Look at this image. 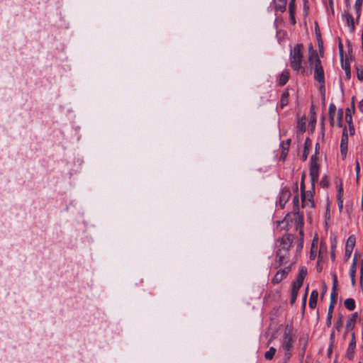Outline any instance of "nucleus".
<instances>
[{"label":"nucleus","instance_id":"f257e3e1","mask_svg":"<svg viewBox=\"0 0 363 363\" xmlns=\"http://www.w3.org/2000/svg\"><path fill=\"white\" fill-rule=\"evenodd\" d=\"M303 45L301 43H298L291 49L289 55V63L291 67L294 71H301L302 73L305 72V69L302 66L303 60Z\"/></svg>","mask_w":363,"mask_h":363},{"label":"nucleus","instance_id":"f03ea898","mask_svg":"<svg viewBox=\"0 0 363 363\" xmlns=\"http://www.w3.org/2000/svg\"><path fill=\"white\" fill-rule=\"evenodd\" d=\"M294 343V335L292 333L291 328L289 325H286L284 329L283 340L281 346V348L284 352V363H287L292 356Z\"/></svg>","mask_w":363,"mask_h":363},{"label":"nucleus","instance_id":"7ed1b4c3","mask_svg":"<svg viewBox=\"0 0 363 363\" xmlns=\"http://www.w3.org/2000/svg\"><path fill=\"white\" fill-rule=\"evenodd\" d=\"M315 60L314 67V79L318 81L320 84V89H325V75L324 70L321 65L320 60L318 56L317 51H313L312 54L308 57V61L311 64H313V61Z\"/></svg>","mask_w":363,"mask_h":363},{"label":"nucleus","instance_id":"20e7f679","mask_svg":"<svg viewBox=\"0 0 363 363\" xmlns=\"http://www.w3.org/2000/svg\"><path fill=\"white\" fill-rule=\"evenodd\" d=\"M318 157L316 155H312L310 160L309 174L311 177V184L314 186L315 183L318 181L320 166L318 163Z\"/></svg>","mask_w":363,"mask_h":363},{"label":"nucleus","instance_id":"39448f33","mask_svg":"<svg viewBox=\"0 0 363 363\" xmlns=\"http://www.w3.org/2000/svg\"><path fill=\"white\" fill-rule=\"evenodd\" d=\"M280 242L278 250L289 252L293 242L292 235L287 234L283 235L279 240Z\"/></svg>","mask_w":363,"mask_h":363},{"label":"nucleus","instance_id":"423d86ee","mask_svg":"<svg viewBox=\"0 0 363 363\" xmlns=\"http://www.w3.org/2000/svg\"><path fill=\"white\" fill-rule=\"evenodd\" d=\"M291 266H288L283 269L279 270L273 277L272 282L274 284L280 283L283 279H284L286 277L287 274L291 272Z\"/></svg>","mask_w":363,"mask_h":363},{"label":"nucleus","instance_id":"0eeeda50","mask_svg":"<svg viewBox=\"0 0 363 363\" xmlns=\"http://www.w3.org/2000/svg\"><path fill=\"white\" fill-rule=\"evenodd\" d=\"M291 197V191L289 188L288 187H284L280 193L279 196V205L281 208H284L285 206V204L289 201V199Z\"/></svg>","mask_w":363,"mask_h":363},{"label":"nucleus","instance_id":"6e6552de","mask_svg":"<svg viewBox=\"0 0 363 363\" xmlns=\"http://www.w3.org/2000/svg\"><path fill=\"white\" fill-rule=\"evenodd\" d=\"M347 144H348V135L347 133V130L345 128L343 130L341 143H340V152L342 158L345 159L347 156Z\"/></svg>","mask_w":363,"mask_h":363},{"label":"nucleus","instance_id":"1a4fd4ad","mask_svg":"<svg viewBox=\"0 0 363 363\" xmlns=\"http://www.w3.org/2000/svg\"><path fill=\"white\" fill-rule=\"evenodd\" d=\"M356 347L355 335L352 332L351 333V341L348 345L346 356L350 360H352L354 356V350Z\"/></svg>","mask_w":363,"mask_h":363},{"label":"nucleus","instance_id":"9d476101","mask_svg":"<svg viewBox=\"0 0 363 363\" xmlns=\"http://www.w3.org/2000/svg\"><path fill=\"white\" fill-rule=\"evenodd\" d=\"M289 252L277 250L276 259V264H277V267H279L283 264H286L289 261Z\"/></svg>","mask_w":363,"mask_h":363},{"label":"nucleus","instance_id":"9b49d317","mask_svg":"<svg viewBox=\"0 0 363 363\" xmlns=\"http://www.w3.org/2000/svg\"><path fill=\"white\" fill-rule=\"evenodd\" d=\"M338 285L337 277L336 274L333 275V289L330 294V303H336L337 298V288Z\"/></svg>","mask_w":363,"mask_h":363},{"label":"nucleus","instance_id":"f8f14e48","mask_svg":"<svg viewBox=\"0 0 363 363\" xmlns=\"http://www.w3.org/2000/svg\"><path fill=\"white\" fill-rule=\"evenodd\" d=\"M342 17L345 20L350 32H354L355 30L354 21L348 9L344 12Z\"/></svg>","mask_w":363,"mask_h":363},{"label":"nucleus","instance_id":"ddd939ff","mask_svg":"<svg viewBox=\"0 0 363 363\" xmlns=\"http://www.w3.org/2000/svg\"><path fill=\"white\" fill-rule=\"evenodd\" d=\"M357 317V313H354L348 318L345 326L346 330H352L354 329Z\"/></svg>","mask_w":363,"mask_h":363},{"label":"nucleus","instance_id":"4468645a","mask_svg":"<svg viewBox=\"0 0 363 363\" xmlns=\"http://www.w3.org/2000/svg\"><path fill=\"white\" fill-rule=\"evenodd\" d=\"M287 0H274V9L281 13L286 11Z\"/></svg>","mask_w":363,"mask_h":363},{"label":"nucleus","instance_id":"2eb2a0df","mask_svg":"<svg viewBox=\"0 0 363 363\" xmlns=\"http://www.w3.org/2000/svg\"><path fill=\"white\" fill-rule=\"evenodd\" d=\"M318 297V291L313 290L311 294V296L309 298V303H308L309 307L311 308H315L316 307Z\"/></svg>","mask_w":363,"mask_h":363},{"label":"nucleus","instance_id":"dca6fc26","mask_svg":"<svg viewBox=\"0 0 363 363\" xmlns=\"http://www.w3.org/2000/svg\"><path fill=\"white\" fill-rule=\"evenodd\" d=\"M352 111L349 108H347L345 111V121L347 123H352V113L354 112V97L352 98Z\"/></svg>","mask_w":363,"mask_h":363},{"label":"nucleus","instance_id":"f3484780","mask_svg":"<svg viewBox=\"0 0 363 363\" xmlns=\"http://www.w3.org/2000/svg\"><path fill=\"white\" fill-rule=\"evenodd\" d=\"M329 118H330V123L332 126H333L335 123V116L336 113V106L333 104H330L329 106Z\"/></svg>","mask_w":363,"mask_h":363},{"label":"nucleus","instance_id":"a211bd4d","mask_svg":"<svg viewBox=\"0 0 363 363\" xmlns=\"http://www.w3.org/2000/svg\"><path fill=\"white\" fill-rule=\"evenodd\" d=\"M341 65L342 69L345 70L347 78L349 79L351 77L350 72V64L349 60L346 57L345 60L341 61Z\"/></svg>","mask_w":363,"mask_h":363},{"label":"nucleus","instance_id":"6ab92c4d","mask_svg":"<svg viewBox=\"0 0 363 363\" xmlns=\"http://www.w3.org/2000/svg\"><path fill=\"white\" fill-rule=\"evenodd\" d=\"M289 96V91L286 89V91H284L282 93L281 96L280 106L281 108H284L285 106H286L288 105Z\"/></svg>","mask_w":363,"mask_h":363},{"label":"nucleus","instance_id":"aec40b11","mask_svg":"<svg viewBox=\"0 0 363 363\" xmlns=\"http://www.w3.org/2000/svg\"><path fill=\"white\" fill-rule=\"evenodd\" d=\"M305 174H303L302 175V177H301V199H302V203L303 205H305L307 202L306 201V192L305 191V183H304V179H305Z\"/></svg>","mask_w":363,"mask_h":363},{"label":"nucleus","instance_id":"412c9836","mask_svg":"<svg viewBox=\"0 0 363 363\" xmlns=\"http://www.w3.org/2000/svg\"><path fill=\"white\" fill-rule=\"evenodd\" d=\"M289 78V72L288 70H284L281 72L280 77H279V84L280 86L285 85Z\"/></svg>","mask_w":363,"mask_h":363},{"label":"nucleus","instance_id":"4be33fe9","mask_svg":"<svg viewBox=\"0 0 363 363\" xmlns=\"http://www.w3.org/2000/svg\"><path fill=\"white\" fill-rule=\"evenodd\" d=\"M350 276L353 286L355 285V276H356V260L354 259L353 263L350 267Z\"/></svg>","mask_w":363,"mask_h":363},{"label":"nucleus","instance_id":"5701e85b","mask_svg":"<svg viewBox=\"0 0 363 363\" xmlns=\"http://www.w3.org/2000/svg\"><path fill=\"white\" fill-rule=\"evenodd\" d=\"M299 342H300L301 345L302 346L301 357V358H303V356H304L305 352H306L307 344H308V337H300Z\"/></svg>","mask_w":363,"mask_h":363},{"label":"nucleus","instance_id":"b1692460","mask_svg":"<svg viewBox=\"0 0 363 363\" xmlns=\"http://www.w3.org/2000/svg\"><path fill=\"white\" fill-rule=\"evenodd\" d=\"M356 242L354 235H350L346 242L345 248L353 250Z\"/></svg>","mask_w":363,"mask_h":363},{"label":"nucleus","instance_id":"393cba45","mask_svg":"<svg viewBox=\"0 0 363 363\" xmlns=\"http://www.w3.org/2000/svg\"><path fill=\"white\" fill-rule=\"evenodd\" d=\"M345 306L349 311H353L355 308V301L353 298H349L345 301Z\"/></svg>","mask_w":363,"mask_h":363},{"label":"nucleus","instance_id":"a878e982","mask_svg":"<svg viewBox=\"0 0 363 363\" xmlns=\"http://www.w3.org/2000/svg\"><path fill=\"white\" fill-rule=\"evenodd\" d=\"M342 117H343V110L340 108L337 111L336 118L335 119V121L337 125L340 128L342 127Z\"/></svg>","mask_w":363,"mask_h":363},{"label":"nucleus","instance_id":"bb28decb","mask_svg":"<svg viewBox=\"0 0 363 363\" xmlns=\"http://www.w3.org/2000/svg\"><path fill=\"white\" fill-rule=\"evenodd\" d=\"M363 0H356L354 4V9L357 14V18H359L361 13V9L362 7Z\"/></svg>","mask_w":363,"mask_h":363},{"label":"nucleus","instance_id":"cd10ccee","mask_svg":"<svg viewBox=\"0 0 363 363\" xmlns=\"http://www.w3.org/2000/svg\"><path fill=\"white\" fill-rule=\"evenodd\" d=\"M276 353V349L273 347H271L269 350L265 352L264 357L267 360H271L273 359L274 354Z\"/></svg>","mask_w":363,"mask_h":363},{"label":"nucleus","instance_id":"c85d7f7f","mask_svg":"<svg viewBox=\"0 0 363 363\" xmlns=\"http://www.w3.org/2000/svg\"><path fill=\"white\" fill-rule=\"evenodd\" d=\"M303 283V280L296 277V279L293 282L292 289L299 290Z\"/></svg>","mask_w":363,"mask_h":363},{"label":"nucleus","instance_id":"c756f323","mask_svg":"<svg viewBox=\"0 0 363 363\" xmlns=\"http://www.w3.org/2000/svg\"><path fill=\"white\" fill-rule=\"evenodd\" d=\"M343 325V315H339L338 319L335 324V328L340 332Z\"/></svg>","mask_w":363,"mask_h":363},{"label":"nucleus","instance_id":"7c9ffc66","mask_svg":"<svg viewBox=\"0 0 363 363\" xmlns=\"http://www.w3.org/2000/svg\"><path fill=\"white\" fill-rule=\"evenodd\" d=\"M342 186L340 187L338 194H337V203H338V208L340 211H342L343 208V201L342 200Z\"/></svg>","mask_w":363,"mask_h":363},{"label":"nucleus","instance_id":"2f4dec72","mask_svg":"<svg viewBox=\"0 0 363 363\" xmlns=\"http://www.w3.org/2000/svg\"><path fill=\"white\" fill-rule=\"evenodd\" d=\"M313 197V195L311 192H306V203L305 205H303V206H308L310 207H313L314 204H313V202L312 201L311 199Z\"/></svg>","mask_w":363,"mask_h":363},{"label":"nucleus","instance_id":"473e14b6","mask_svg":"<svg viewBox=\"0 0 363 363\" xmlns=\"http://www.w3.org/2000/svg\"><path fill=\"white\" fill-rule=\"evenodd\" d=\"M306 274H307V268L306 267H302L299 269V272H298L297 277L304 280Z\"/></svg>","mask_w":363,"mask_h":363},{"label":"nucleus","instance_id":"72a5a7b5","mask_svg":"<svg viewBox=\"0 0 363 363\" xmlns=\"http://www.w3.org/2000/svg\"><path fill=\"white\" fill-rule=\"evenodd\" d=\"M320 185L323 188H327L329 186V180L326 175L323 176L320 182Z\"/></svg>","mask_w":363,"mask_h":363},{"label":"nucleus","instance_id":"f704fd0d","mask_svg":"<svg viewBox=\"0 0 363 363\" xmlns=\"http://www.w3.org/2000/svg\"><path fill=\"white\" fill-rule=\"evenodd\" d=\"M335 248H336V242H334L330 248V257L333 262L335 260Z\"/></svg>","mask_w":363,"mask_h":363},{"label":"nucleus","instance_id":"c9c22d12","mask_svg":"<svg viewBox=\"0 0 363 363\" xmlns=\"http://www.w3.org/2000/svg\"><path fill=\"white\" fill-rule=\"evenodd\" d=\"M298 290H294V289L291 290V301H290L291 305H293L295 303L297 296H298Z\"/></svg>","mask_w":363,"mask_h":363},{"label":"nucleus","instance_id":"e433bc0d","mask_svg":"<svg viewBox=\"0 0 363 363\" xmlns=\"http://www.w3.org/2000/svg\"><path fill=\"white\" fill-rule=\"evenodd\" d=\"M316 36H317V40H318V45L320 50V52H321V50L323 48V43L321 38V35L320 33L316 32Z\"/></svg>","mask_w":363,"mask_h":363},{"label":"nucleus","instance_id":"4c0bfd02","mask_svg":"<svg viewBox=\"0 0 363 363\" xmlns=\"http://www.w3.org/2000/svg\"><path fill=\"white\" fill-rule=\"evenodd\" d=\"M357 77L359 80L363 81V68L362 67H357Z\"/></svg>","mask_w":363,"mask_h":363},{"label":"nucleus","instance_id":"58836bf2","mask_svg":"<svg viewBox=\"0 0 363 363\" xmlns=\"http://www.w3.org/2000/svg\"><path fill=\"white\" fill-rule=\"evenodd\" d=\"M338 48H339V52H340V61H342L344 60V50H343V45L341 42L339 43Z\"/></svg>","mask_w":363,"mask_h":363},{"label":"nucleus","instance_id":"ea45409f","mask_svg":"<svg viewBox=\"0 0 363 363\" xmlns=\"http://www.w3.org/2000/svg\"><path fill=\"white\" fill-rule=\"evenodd\" d=\"M289 13H295V0H291L289 6Z\"/></svg>","mask_w":363,"mask_h":363},{"label":"nucleus","instance_id":"a19ab883","mask_svg":"<svg viewBox=\"0 0 363 363\" xmlns=\"http://www.w3.org/2000/svg\"><path fill=\"white\" fill-rule=\"evenodd\" d=\"M355 172H356V176H359L360 174V164L357 160L355 162Z\"/></svg>","mask_w":363,"mask_h":363},{"label":"nucleus","instance_id":"79ce46f5","mask_svg":"<svg viewBox=\"0 0 363 363\" xmlns=\"http://www.w3.org/2000/svg\"><path fill=\"white\" fill-rule=\"evenodd\" d=\"M335 303H330V306H329V308H328V315H333V310H334V308H335Z\"/></svg>","mask_w":363,"mask_h":363},{"label":"nucleus","instance_id":"37998d69","mask_svg":"<svg viewBox=\"0 0 363 363\" xmlns=\"http://www.w3.org/2000/svg\"><path fill=\"white\" fill-rule=\"evenodd\" d=\"M348 125H349V130H350V135H354L355 130H354V127L353 125V123H348Z\"/></svg>","mask_w":363,"mask_h":363},{"label":"nucleus","instance_id":"c03bdc74","mask_svg":"<svg viewBox=\"0 0 363 363\" xmlns=\"http://www.w3.org/2000/svg\"><path fill=\"white\" fill-rule=\"evenodd\" d=\"M311 145V140L308 138L306 139L304 143V149L309 150V147Z\"/></svg>","mask_w":363,"mask_h":363},{"label":"nucleus","instance_id":"a18cd8bd","mask_svg":"<svg viewBox=\"0 0 363 363\" xmlns=\"http://www.w3.org/2000/svg\"><path fill=\"white\" fill-rule=\"evenodd\" d=\"M353 250L345 248V257L347 259L350 257Z\"/></svg>","mask_w":363,"mask_h":363},{"label":"nucleus","instance_id":"49530a36","mask_svg":"<svg viewBox=\"0 0 363 363\" xmlns=\"http://www.w3.org/2000/svg\"><path fill=\"white\" fill-rule=\"evenodd\" d=\"M333 315H327L326 325L328 327L331 326Z\"/></svg>","mask_w":363,"mask_h":363},{"label":"nucleus","instance_id":"de8ad7c7","mask_svg":"<svg viewBox=\"0 0 363 363\" xmlns=\"http://www.w3.org/2000/svg\"><path fill=\"white\" fill-rule=\"evenodd\" d=\"M308 154H309V150L304 149L303 155H302V159L303 161L306 160Z\"/></svg>","mask_w":363,"mask_h":363},{"label":"nucleus","instance_id":"09e8293b","mask_svg":"<svg viewBox=\"0 0 363 363\" xmlns=\"http://www.w3.org/2000/svg\"><path fill=\"white\" fill-rule=\"evenodd\" d=\"M290 15V20H291V22L293 25H295L296 21V18H295V13H289Z\"/></svg>","mask_w":363,"mask_h":363},{"label":"nucleus","instance_id":"8fccbe9b","mask_svg":"<svg viewBox=\"0 0 363 363\" xmlns=\"http://www.w3.org/2000/svg\"><path fill=\"white\" fill-rule=\"evenodd\" d=\"M306 298H307V294L306 293L304 296H303V298L302 308H303V311L306 308Z\"/></svg>","mask_w":363,"mask_h":363},{"label":"nucleus","instance_id":"3c124183","mask_svg":"<svg viewBox=\"0 0 363 363\" xmlns=\"http://www.w3.org/2000/svg\"><path fill=\"white\" fill-rule=\"evenodd\" d=\"M319 153V143L315 144V154L313 155H316L318 157V154Z\"/></svg>","mask_w":363,"mask_h":363},{"label":"nucleus","instance_id":"603ef678","mask_svg":"<svg viewBox=\"0 0 363 363\" xmlns=\"http://www.w3.org/2000/svg\"><path fill=\"white\" fill-rule=\"evenodd\" d=\"M330 339L332 342H334L335 340V332L334 330L331 333Z\"/></svg>","mask_w":363,"mask_h":363},{"label":"nucleus","instance_id":"864d4df0","mask_svg":"<svg viewBox=\"0 0 363 363\" xmlns=\"http://www.w3.org/2000/svg\"><path fill=\"white\" fill-rule=\"evenodd\" d=\"M359 108L361 110V111H363V99L359 101Z\"/></svg>","mask_w":363,"mask_h":363},{"label":"nucleus","instance_id":"5fc2aeb1","mask_svg":"<svg viewBox=\"0 0 363 363\" xmlns=\"http://www.w3.org/2000/svg\"><path fill=\"white\" fill-rule=\"evenodd\" d=\"M328 3L332 11L333 12V0H328Z\"/></svg>","mask_w":363,"mask_h":363},{"label":"nucleus","instance_id":"6e6d98bb","mask_svg":"<svg viewBox=\"0 0 363 363\" xmlns=\"http://www.w3.org/2000/svg\"><path fill=\"white\" fill-rule=\"evenodd\" d=\"M309 54H308V57L310 56L311 54H312L313 51H315V50H313V45L311 44L309 45Z\"/></svg>","mask_w":363,"mask_h":363},{"label":"nucleus","instance_id":"4d7b16f0","mask_svg":"<svg viewBox=\"0 0 363 363\" xmlns=\"http://www.w3.org/2000/svg\"><path fill=\"white\" fill-rule=\"evenodd\" d=\"M294 203L295 205H297L298 203V198L297 196H294Z\"/></svg>","mask_w":363,"mask_h":363},{"label":"nucleus","instance_id":"13d9d810","mask_svg":"<svg viewBox=\"0 0 363 363\" xmlns=\"http://www.w3.org/2000/svg\"><path fill=\"white\" fill-rule=\"evenodd\" d=\"M299 234L301 235V240H303V232L302 230H300Z\"/></svg>","mask_w":363,"mask_h":363},{"label":"nucleus","instance_id":"bf43d9fd","mask_svg":"<svg viewBox=\"0 0 363 363\" xmlns=\"http://www.w3.org/2000/svg\"><path fill=\"white\" fill-rule=\"evenodd\" d=\"M345 1L346 6H347V9H349V7L350 6L349 0H345Z\"/></svg>","mask_w":363,"mask_h":363},{"label":"nucleus","instance_id":"052dcab7","mask_svg":"<svg viewBox=\"0 0 363 363\" xmlns=\"http://www.w3.org/2000/svg\"><path fill=\"white\" fill-rule=\"evenodd\" d=\"M326 289H327V287H326V285L324 286V288H323V294H322V296L323 295V294L326 291Z\"/></svg>","mask_w":363,"mask_h":363},{"label":"nucleus","instance_id":"680f3d73","mask_svg":"<svg viewBox=\"0 0 363 363\" xmlns=\"http://www.w3.org/2000/svg\"><path fill=\"white\" fill-rule=\"evenodd\" d=\"M363 276V265L361 269V277Z\"/></svg>","mask_w":363,"mask_h":363},{"label":"nucleus","instance_id":"e2e57ef3","mask_svg":"<svg viewBox=\"0 0 363 363\" xmlns=\"http://www.w3.org/2000/svg\"><path fill=\"white\" fill-rule=\"evenodd\" d=\"M350 330H345V334H344V337L346 336V335L350 332Z\"/></svg>","mask_w":363,"mask_h":363},{"label":"nucleus","instance_id":"0e129e2a","mask_svg":"<svg viewBox=\"0 0 363 363\" xmlns=\"http://www.w3.org/2000/svg\"><path fill=\"white\" fill-rule=\"evenodd\" d=\"M350 330H345V334H344V337L346 336V335L350 332Z\"/></svg>","mask_w":363,"mask_h":363},{"label":"nucleus","instance_id":"69168bd1","mask_svg":"<svg viewBox=\"0 0 363 363\" xmlns=\"http://www.w3.org/2000/svg\"><path fill=\"white\" fill-rule=\"evenodd\" d=\"M301 242H303V241L301 240ZM302 247H303V244H302V242H301V243L298 245V247L302 248Z\"/></svg>","mask_w":363,"mask_h":363},{"label":"nucleus","instance_id":"338daca9","mask_svg":"<svg viewBox=\"0 0 363 363\" xmlns=\"http://www.w3.org/2000/svg\"><path fill=\"white\" fill-rule=\"evenodd\" d=\"M359 176H357V182H359Z\"/></svg>","mask_w":363,"mask_h":363},{"label":"nucleus","instance_id":"774afa93","mask_svg":"<svg viewBox=\"0 0 363 363\" xmlns=\"http://www.w3.org/2000/svg\"><path fill=\"white\" fill-rule=\"evenodd\" d=\"M296 190L298 191V186L296 184Z\"/></svg>","mask_w":363,"mask_h":363}]
</instances>
